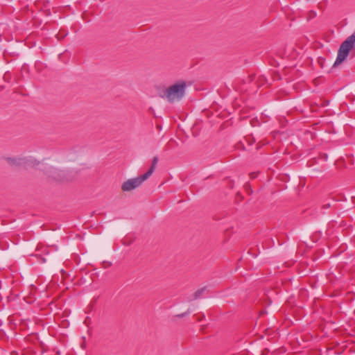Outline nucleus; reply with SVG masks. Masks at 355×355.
Segmentation results:
<instances>
[{"label":"nucleus","instance_id":"f257e3e1","mask_svg":"<svg viewBox=\"0 0 355 355\" xmlns=\"http://www.w3.org/2000/svg\"><path fill=\"white\" fill-rule=\"evenodd\" d=\"M187 84L184 80H178L163 91L161 97L166 98L169 103L180 101L185 94Z\"/></svg>","mask_w":355,"mask_h":355},{"label":"nucleus","instance_id":"f03ea898","mask_svg":"<svg viewBox=\"0 0 355 355\" xmlns=\"http://www.w3.org/2000/svg\"><path fill=\"white\" fill-rule=\"evenodd\" d=\"M157 162L158 157H154L152 161V164L148 171L144 175L135 178H130L125 181L121 186L122 191H130L139 187L145 180L151 176L156 168Z\"/></svg>","mask_w":355,"mask_h":355},{"label":"nucleus","instance_id":"7ed1b4c3","mask_svg":"<svg viewBox=\"0 0 355 355\" xmlns=\"http://www.w3.org/2000/svg\"><path fill=\"white\" fill-rule=\"evenodd\" d=\"M4 159L10 167L14 168L28 169L39 164V162L32 157H6Z\"/></svg>","mask_w":355,"mask_h":355},{"label":"nucleus","instance_id":"20e7f679","mask_svg":"<svg viewBox=\"0 0 355 355\" xmlns=\"http://www.w3.org/2000/svg\"><path fill=\"white\" fill-rule=\"evenodd\" d=\"M354 45V40L352 37H347L340 46L338 51L337 58L334 64V67H336L341 64L348 56L350 50Z\"/></svg>","mask_w":355,"mask_h":355},{"label":"nucleus","instance_id":"39448f33","mask_svg":"<svg viewBox=\"0 0 355 355\" xmlns=\"http://www.w3.org/2000/svg\"><path fill=\"white\" fill-rule=\"evenodd\" d=\"M42 171L49 181L63 182L68 180L64 171L58 170L52 166H44Z\"/></svg>","mask_w":355,"mask_h":355},{"label":"nucleus","instance_id":"423d86ee","mask_svg":"<svg viewBox=\"0 0 355 355\" xmlns=\"http://www.w3.org/2000/svg\"><path fill=\"white\" fill-rule=\"evenodd\" d=\"M205 290V288H202L197 290L193 295V300L199 299L202 296Z\"/></svg>","mask_w":355,"mask_h":355},{"label":"nucleus","instance_id":"0eeeda50","mask_svg":"<svg viewBox=\"0 0 355 355\" xmlns=\"http://www.w3.org/2000/svg\"><path fill=\"white\" fill-rule=\"evenodd\" d=\"M316 16V13L314 11H310L308 15V19H311Z\"/></svg>","mask_w":355,"mask_h":355},{"label":"nucleus","instance_id":"6e6552de","mask_svg":"<svg viewBox=\"0 0 355 355\" xmlns=\"http://www.w3.org/2000/svg\"><path fill=\"white\" fill-rule=\"evenodd\" d=\"M250 177L251 179H254L257 177V172H252L250 173Z\"/></svg>","mask_w":355,"mask_h":355},{"label":"nucleus","instance_id":"1a4fd4ad","mask_svg":"<svg viewBox=\"0 0 355 355\" xmlns=\"http://www.w3.org/2000/svg\"><path fill=\"white\" fill-rule=\"evenodd\" d=\"M330 207H331L330 203H326V204L322 205V209H327V208H329Z\"/></svg>","mask_w":355,"mask_h":355},{"label":"nucleus","instance_id":"9d476101","mask_svg":"<svg viewBox=\"0 0 355 355\" xmlns=\"http://www.w3.org/2000/svg\"><path fill=\"white\" fill-rule=\"evenodd\" d=\"M189 311H188L187 312H185V313H182V314L178 315V316L179 318H182V317L185 316L186 315H187V314H189Z\"/></svg>","mask_w":355,"mask_h":355},{"label":"nucleus","instance_id":"9b49d317","mask_svg":"<svg viewBox=\"0 0 355 355\" xmlns=\"http://www.w3.org/2000/svg\"><path fill=\"white\" fill-rule=\"evenodd\" d=\"M246 188L250 187V184L245 185Z\"/></svg>","mask_w":355,"mask_h":355}]
</instances>
